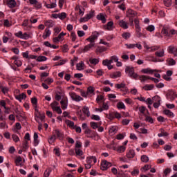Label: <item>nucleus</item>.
<instances>
[{
	"label": "nucleus",
	"mask_w": 177,
	"mask_h": 177,
	"mask_svg": "<svg viewBox=\"0 0 177 177\" xmlns=\"http://www.w3.org/2000/svg\"><path fill=\"white\" fill-rule=\"evenodd\" d=\"M134 23L136 24V30H138V28H140V26H139V19H135Z\"/></svg>",
	"instance_id": "obj_64"
},
{
	"label": "nucleus",
	"mask_w": 177,
	"mask_h": 177,
	"mask_svg": "<svg viewBox=\"0 0 177 177\" xmlns=\"http://www.w3.org/2000/svg\"><path fill=\"white\" fill-rule=\"evenodd\" d=\"M28 141L27 140H24L23 144H22V150L23 151H27L28 150Z\"/></svg>",
	"instance_id": "obj_19"
},
{
	"label": "nucleus",
	"mask_w": 177,
	"mask_h": 177,
	"mask_svg": "<svg viewBox=\"0 0 177 177\" xmlns=\"http://www.w3.org/2000/svg\"><path fill=\"white\" fill-rule=\"evenodd\" d=\"M50 172H52V169H47L44 172V177H49V176L50 175Z\"/></svg>",
	"instance_id": "obj_50"
},
{
	"label": "nucleus",
	"mask_w": 177,
	"mask_h": 177,
	"mask_svg": "<svg viewBox=\"0 0 177 177\" xmlns=\"http://www.w3.org/2000/svg\"><path fill=\"white\" fill-rule=\"evenodd\" d=\"M97 20H101V21L103 24L106 23V17H104V15H103V14H100V15H97Z\"/></svg>",
	"instance_id": "obj_22"
},
{
	"label": "nucleus",
	"mask_w": 177,
	"mask_h": 177,
	"mask_svg": "<svg viewBox=\"0 0 177 177\" xmlns=\"http://www.w3.org/2000/svg\"><path fill=\"white\" fill-rule=\"evenodd\" d=\"M99 37V32H93L92 35H91L89 37H88L86 41H88L90 42V44H93L95 45V40L97 39V37Z\"/></svg>",
	"instance_id": "obj_4"
},
{
	"label": "nucleus",
	"mask_w": 177,
	"mask_h": 177,
	"mask_svg": "<svg viewBox=\"0 0 177 177\" xmlns=\"http://www.w3.org/2000/svg\"><path fill=\"white\" fill-rule=\"evenodd\" d=\"M127 158H133V157H135V151L133 149H130L127 153Z\"/></svg>",
	"instance_id": "obj_18"
},
{
	"label": "nucleus",
	"mask_w": 177,
	"mask_h": 177,
	"mask_svg": "<svg viewBox=\"0 0 177 177\" xmlns=\"http://www.w3.org/2000/svg\"><path fill=\"white\" fill-rule=\"evenodd\" d=\"M53 111H56L57 114H62L63 111H62V109H60V106H57V108L53 109Z\"/></svg>",
	"instance_id": "obj_61"
},
{
	"label": "nucleus",
	"mask_w": 177,
	"mask_h": 177,
	"mask_svg": "<svg viewBox=\"0 0 177 177\" xmlns=\"http://www.w3.org/2000/svg\"><path fill=\"white\" fill-rule=\"evenodd\" d=\"M12 139H13V140H14V142H15V143H17V142L20 141V138H19V136H17L16 134L12 135Z\"/></svg>",
	"instance_id": "obj_53"
},
{
	"label": "nucleus",
	"mask_w": 177,
	"mask_h": 177,
	"mask_svg": "<svg viewBox=\"0 0 177 177\" xmlns=\"http://www.w3.org/2000/svg\"><path fill=\"white\" fill-rule=\"evenodd\" d=\"M60 103L62 110H66L67 109V104L64 100H61Z\"/></svg>",
	"instance_id": "obj_58"
},
{
	"label": "nucleus",
	"mask_w": 177,
	"mask_h": 177,
	"mask_svg": "<svg viewBox=\"0 0 177 177\" xmlns=\"http://www.w3.org/2000/svg\"><path fill=\"white\" fill-rule=\"evenodd\" d=\"M0 106H1V107H3L5 110H9V108L6 107V102L3 100L0 101Z\"/></svg>",
	"instance_id": "obj_49"
},
{
	"label": "nucleus",
	"mask_w": 177,
	"mask_h": 177,
	"mask_svg": "<svg viewBox=\"0 0 177 177\" xmlns=\"http://www.w3.org/2000/svg\"><path fill=\"white\" fill-rule=\"evenodd\" d=\"M167 63L169 64V66H175L176 64V62L175 61V59L170 58L167 60Z\"/></svg>",
	"instance_id": "obj_38"
},
{
	"label": "nucleus",
	"mask_w": 177,
	"mask_h": 177,
	"mask_svg": "<svg viewBox=\"0 0 177 177\" xmlns=\"http://www.w3.org/2000/svg\"><path fill=\"white\" fill-rule=\"evenodd\" d=\"M77 115L79 116L80 119L82 120V121H84L85 120V118L82 115V111H77Z\"/></svg>",
	"instance_id": "obj_56"
},
{
	"label": "nucleus",
	"mask_w": 177,
	"mask_h": 177,
	"mask_svg": "<svg viewBox=\"0 0 177 177\" xmlns=\"http://www.w3.org/2000/svg\"><path fill=\"white\" fill-rule=\"evenodd\" d=\"M138 12L136 11L132 10V9H129L127 11V17H129V19H133L136 16H137Z\"/></svg>",
	"instance_id": "obj_8"
},
{
	"label": "nucleus",
	"mask_w": 177,
	"mask_h": 177,
	"mask_svg": "<svg viewBox=\"0 0 177 177\" xmlns=\"http://www.w3.org/2000/svg\"><path fill=\"white\" fill-rule=\"evenodd\" d=\"M86 16L87 17V19H88V20H90V19H92V17H93V16H95V11H93V10L90 11V12L88 14H87Z\"/></svg>",
	"instance_id": "obj_48"
},
{
	"label": "nucleus",
	"mask_w": 177,
	"mask_h": 177,
	"mask_svg": "<svg viewBox=\"0 0 177 177\" xmlns=\"http://www.w3.org/2000/svg\"><path fill=\"white\" fill-rule=\"evenodd\" d=\"M15 37H17L18 38H24V36H23V32L19 31L15 34Z\"/></svg>",
	"instance_id": "obj_62"
},
{
	"label": "nucleus",
	"mask_w": 177,
	"mask_h": 177,
	"mask_svg": "<svg viewBox=\"0 0 177 177\" xmlns=\"http://www.w3.org/2000/svg\"><path fill=\"white\" fill-rule=\"evenodd\" d=\"M140 80L141 82H145V81H147V80H150V76L141 75L140 76Z\"/></svg>",
	"instance_id": "obj_44"
},
{
	"label": "nucleus",
	"mask_w": 177,
	"mask_h": 177,
	"mask_svg": "<svg viewBox=\"0 0 177 177\" xmlns=\"http://www.w3.org/2000/svg\"><path fill=\"white\" fill-rule=\"evenodd\" d=\"M48 58L45 56H39L37 59V62H46Z\"/></svg>",
	"instance_id": "obj_51"
},
{
	"label": "nucleus",
	"mask_w": 177,
	"mask_h": 177,
	"mask_svg": "<svg viewBox=\"0 0 177 177\" xmlns=\"http://www.w3.org/2000/svg\"><path fill=\"white\" fill-rule=\"evenodd\" d=\"M111 165V162H108L107 160H102L101 169H102V171H106V169H107V168H110Z\"/></svg>",
	"instance_id": "obj_6"
},
{
	"label": "nucleus",
	"mask_w": 177,
	"mask_h": 177,
	"mask_svg": "<svg viewBox=\"0 0 177 177\" xmlns=\"http://www.w3.org/2000/svg\"><path fill=\"white\" fill-rule=\"evenodd\" d=\"M97 52H100V53H102V52H106L107 50V48L106 47H97Z\"/></svg>",
	"instance_id": "obj_57"
},
{
	"label": "nucleus",
	"mask_w": 177,
	"mask_h": 177,
	"mask_svg": "<svg viewBox=\"0 0 177 177\" xmlns=\"http://www.w3.org/2000/svg\"><path fill=\"white\" fill-rule=\"evenodd\" d=\"M26 97L27 95H26V93H22L21 94L15 96V99H17V100H19V102H21L23 99H26Z\"/></svg>",
	"instance_id": "obj_17"
},
{
	"label": "nucleus",
	"mask_w": 177,
	"mask_h": 177,
	"mask_svg": "<svg viewBox=\"0 0 177 177\" xmlns=\"http://www.w3.org/2000/svg\"><path fill=\"white\" fill-rule=\"evenodd\" d=\"M153 88L154 84H147L142 88V89H145V91H151Z\"/></svg>",
	"instance_id": "obj_28"
},
{
	"label": "nucleus",
	"mask_w": 177,
	"mask_h": 177,
	"mask_svg": "<svg viewBox=\"0 0 177 177\" xmlns=\"http://www.w3.org/2000/svg\"><path fill=\"white\" fill-rule=\"evenodd\" d=\"M162 33L166 35L167 37H171V33L168 32V29L164 28L162 29Z\"/></svg>",
	"instance_id": "obj_42"
},
{
	"label": "nucleus",
	"mask_w": 177,
	"mask_h": 177,
	"mask_svg": "<svg viewBox=\"0 0 177 177\" xmlns=\"http://www.w3.org/2000/svg\"><path fill=\"white\" fill-rule=\"evenodd\" d=\"M38 143H39V142L38 141V134L37 133H34V144H35V146H38Z\"/></svg>",
	"instance_id": "obj_34"
},
{
	"label": "nucleus",
	"mask_w": 177,
	"mask_h": 177,
	"mask_svg": "<svg viewBox=\"0 0 177 177\" xmlns=\"http://www.w3.org/2000/svg\"><path fill=\"white\" fill-rule=\"evenodd\" d=\"M56 139L63 140L64 139V134L59 129H55L53 131V136L48 139V143H53Z\"/></svg>",
	"instance_id": "obj_1"
},
{
	"label": "nucleus",
	"mask_w": 177,
	"mask_h": 177,
	"mask_svg": "<svg viewBox=\"0 0 177 177\" xmlns=\"http://www.w3.org/2000/svg\"><path fill=\"white\" fill-rule=\"evenodd\" d=\"M102 64L103 66H106L107 67L109 64H111V61L110 59H104L102 61Z\"/></svg>",
	"instance_id": "obj_55"
},
{
	"label": "nucleus",
	"mask_w": 177,
	"mask_h": 177,
	"mask_svg": "<svg viewBox=\"0 0 177 177\" xmlns=\"http://www.w3.org/2000/svg\"><path fill=\"white\" fill-rule=\"evenodd\" d=\"M113 26H114V22H113L112 21L108 22L106 24V29L109 31H111V30H113Z\"/></svg>",
	"instance_id": "obj_27"
},
{
	"label": "nucleus",
	"mask_w": 177,
	"mask_h": 177,
	"mask_svg": "<svg viewBox=\"0 0 177 177\" xmlns=\"http://www.w3.org/2000/svg\"><path fill=\"white\" fill-rule=\"evenodd\" d=\"M14 64H15V66L17 67H21L22 62L19 59H16L14 61Z\"/></svg>",
	"instance_id": "obj_59"
},
{
	"label": "nucleus",
	"mask_w": 177,
	"mask_h": 177,
	"mask_svg": "<svg viewBox=\"0 0 177 177\" xmlns=\"http://www.w3.org/2000/svg\"><path fill=\"white\" fill-rule=\"evenodd\" d=\"M136 31L137 32V37L138 38H140V37H144V38H146V35L140 32V28L136 29Z\"/></svg>",
	"instance_id": "obj_36"
},
{
	"label": "nucleus",
	"mask_w": 177,
	"mask_h": 177,
	"mask_svg": "<svg viewBox=\"0 0 177 177\" xmlns=\"http://www.w3.org/2000/svg\"><path fill=\"white\" fill-rule=\"evenodd\" d=\"M120 77H121V72L113 73L111 75V78H118Z\"/></svg>",
	"instance_id": "obj_35"
},
{
	"label": "nucleus",
	"mask_w": 177,
	"mask_h": 177,
	"mask_svg": "<svg viewBox=\"0 0 177 177\" xmlns=\"http://www.w3.org/2000/svg\"><path fill=\"white\" fill-rule=\"evenodd\" d=\"M153 100H155V102H156L153 103V107L155 109H158V107H160V105L161 104V100L160 99V96L156 95L153 97Z\"/></svg>",
	"instance_id": "obj_9"
},
{
	"label": "nucleus",
	"mask_w": 177,
	"mask_h": 177,
	"mask_svg": "<svg viewBox=\"0 0 177 177\" xmlns=\"http://www.w3.org/2000/svg\"><path fill=\"white\" fill-rule=\"evenodd\" d=\"M132 176H136L137 175H139V169H135L131 171Z\"/></svg>",
	"instance_id": "obj_60"
},
{
	"label": "nucleus",
	"mask_w": 177,
	"mask_h": 177,
	"mask_svg": "<svg viewBox=\"0 0 177 177\" xmlns=\"http://www.w3.org/2000/svg\"><path fill=\"white\" fill-rule=\"evenodd\" d=\"M45 26L46 27L51 28L53 27V26H55V23H53V21L52 20H48L45 22Z\"/></svg>",
	"instance_id": "obj_29"
},
{
	"label": "nucleus",
	"mask_w": 177,
	"mask_h": 177,
	"mask_svg": "<svg viewBox=\"0 0 177 177\" xmlns=\"http://www.w3.org/2000/svg\"><path fill=\"white\" fill-rule=\"evenodd\" d=\"M96 157L95 156H90L88 158H87V164H91V165H93V164H96Z\"/></svg>",
	"instance_id": "obj_12"
},
{
	"label": "nucleus",
	"mask_w": 177,
	"mask_h": 177,
	"mask_svg": "<svg viewBox=\"0 0 177 177\" xmlns=\"http://www.w3.org/2000/svg\"><path fill=\"white\" fill-rule=\"evenodd\" d=\"M141 161L142 162H149V157L146 155H142L141 156Z\"/></svg>",
	"instance_id": "obj_46"
},
{
	"label": "nucleus",
	"mask_w": 177,
	"mask_h": 177,
	"mask_svg": "<svg viewBox=\"0 0 177 177\" xmlns=\"http://www.w3.org/2000/svg\"><path fill=\"white\" fill-rule=\"evenodd\" d=\"M147 31H149L150 32H153L154 30H156V28L153 25H149L146 28Z\"/></svg>",
	"instance_id": "obj_45"
},
{
	"label": "nucleus",
	"mask_w": 177,
	"mask_h": 177,
	"mask_svg": "<svg viewBox=\"0 0 177 177\" xmlns=\"http://www.w3.org/2000/svg\"><path fill=\"white\" fill-rule=\"evenodd\" d=\"M71 38L72 42H75V39H77V35H75V32H72L71 34Z\"/></svg>",
	"instance_id": "obj_54"
},
{
	"label": "nucleus",
	"mask_w": 177,
	"mask_h": 177,
	"mask_svg": "<svg viewBox=\"0 0 177 177\" xmlns=\"http://www.w3.org/2000/svg\"><path fill=\"white\" fill-rule=\"evenodd\" d=\"M122 37L124 39H128L129 38H131V33H129V32H124V33L122 35Z\"/></svg>",
	"instance_id": "obj_47"
},
{
	"label": "nucleus",
	"mask_w": 177,
	"mask_h": 177,
	"mask_svg": "<svg viewBox=\"0 0 177 177\" xmlns=\"http://www.w3.org/2000/svg\"><path fill=\"white\" fill-rule=\"evenodd\" d=\"M119 26L122 27V28H124V30H127L128 28V23L125 22L124 20H121L119 23Z\"/></svg>",
	"instance_id": "obj_20"
},
{
	"label": "nucleus",
	"mask_w": 177,
	"mask_h": 177,
	"mask_svg": "<svg viewBox=\"0 0 177 177\" xmlns=\"http://www.w3.org/2000/svg\"><path fill=\"white\" fill-rule=\"evenodd\" d=\"M87 95L88 96H93L95 95V88L92 86H90L87 88Z\"/></svg>",
	"instance_id": "obj_14"
},
{
	"label": "nucleus",
	"mask_w": 177,
	"mask_h": 177,
	"mask_svg": "<svg viewBox=\"0 0 177 177\" xmlns=\"http://www.w3.org/2000/svg\"><path fill=\"white\" fill-rule=\"evenodd\" d=\"M66 124L68 125V127H70L71 128H75V126H74V122L70 120H66Z\"/></svg>",
	"instance_id": "obj_31"
},
{
	"label": "nucleus",
	"mask_w": 177,
	"mask_h": 177,
	"mask_svg": "<svg viewBox=\"0 0 177 177\" xmlns=\"http://www.w3.org/2000/svg\"><path fill=\"white\" fill-rule=\"evenodd\" d=\"M21 161H23V159L20 157V156H18L16 160H15V164L17 166H19V165H21Z\"/></svg>",
	"instance_id": "obj_41"
},
{
	"label": "nucleus",
	"mask_w": 177,
	"mask_h": 177,
	"mask_svg": "<svg viewBox=\"0 0 177 177\" xmlns=\"http://www.w3.org/2000/svg\"><path fill=\"white\" fill-rule=\"evenodd\" d=\"M155 56H157V57H164L165 56L164 49H162L161 51H156L155 53Z\"/></svg>",
	"instance_id": "obj_25"
},
{
	"label": "nucleus",
	"mask_w": 177,
	"mask_h": 177,
	"mask_svg": "<svg viewBox=\"0 0 177 177\" xmlns=\"http://www.w3.org/2000/svg\"><path fill=\"white\" fill-rule=\"evenodd\" d=\"M95 47V44L93 43H90L89 44L84 46V48H80L78 49V53H85L88 52L90 49Z\"/></svg>",
	"instance_id": "obj_3"
},
{
	"label": "nucleus",
	"mask_w": 177,
	"mask_h": 177,
	"mask_svg": "<svg viewBox=\"0 0 177 177\" xmlns=\"http://www.w3.org/2000/svg\"><path fill=\"white\" fill-rule=\"evenodd\" d=\"M89 62L91 63V64H94V66H96V64H99V60L96 58H90L89 59Z\"/></svg>",
	"instance_id": "obj_32"
},
{
	"label": "nucleus",
	"mask_w": 177,
	"mask_h": 177,
	"mask_svg": "<svg viewBox=\"0 0 177 177\" xmlns=\"http://www.w3.org/2000/svg\"><path fill=\"white\" fill-rule=\"evenodd\" d=\"M127 150V147L125 146L122 145L117 147V152L118 153H124Z\"/></svg>",
	"instance_id": "obj_23"
},
{
	"label": "nucleus",
	"mask_w": 177,
	"mask_h": 177,
	"mask_svg": "<svg viewBox=\"0 0 177 177\" xmlns=\"http://www.w3.org/2000/svg\"><path fill=\"white\" fill-rule=\"evenodd\" d=\"M66 17L67 14H66V12L59 13V19H60V20H64V19H66Z\"/></svg>",
	"instance_id": "obj_40"
},
{
	"label": "nucleus",
	"mask_w": 177,
	"mask_h": 177,
	"mask_svg": "<svg viewBox=\"0 0 177 177\" xmlns=\"http://www.w3.org/2000/svg\"><path fill=\"white\" fill-rule=\"evenodd\" d=\"M166 96L170 100H174L175 99V92L172 90H169Z\"/></svg>",
	"instance_id": "obj_10"
},
{
	"label": "nucleus",
	"mask_w": 177,
	"mask_h": 177,
	"mask_svg": "<svg viewBox=\"0 0 177 177\" xmlns=\"http://www.w3.org/2000/svg\"><path fill=\"white\" fill-rule=\"evenodd\" d=\"M76 67H77V70H79V71L84 70V62L82 61L79 64H77Z\"/></svg>",
	"instance_id": "obj_33"
},
{
	"label": "nucleus",
	"mask_w": 177,
	"mask_h": 177,
	"mask_svg": "<svg viewBox=\"0 0 177 177\" xmlns=\"http://www.w3.org/2000/svg\"><path fill=\"white\" fill-rule=\"evenodd\" d=\"M70 96L73 100H75V102H81V100H84V98L77 95L75 93H71Z\"/></svg>",
	"instance_id": "obj_7"
},
{
	"label": "nucleus",
	"mask_w": 177,
	"mask_h": 177,
	"mask_svg": "<svg viewBox=\"0 0 177 177\" xmlns=\"http://www.w3.org/2000/svg\"><path fill=\"white\" fill-rule=\"evenodd\" d=\"M109 60L111 61V63H113V62H115L117 63V62H118V57L115 55H113L111 57V59Z\"/></svg>",
	"instance_id": "obj_63"
},
{
	"label": "nucleus",
	"mask_w": 177,
	"mask_h": 177,
	"mask_svg": "<svg viewBox=\"0 0 177 177\" xmlns=\"http://www.w3.org/2000/svg\"><path fill=\"white\" fill-rule=\"evenodd\" d=\"M125 73L128 74L130 78H133V80H136L138 78V75L135 73L133 67L127 66L125 68Z\"/></svg>",
	"instance_id": "obj_2"
},
{
	"label": "nucleus",
	"mask_w": 177,
	"mask_h": 177,
	"mask_svg": "<svg viewBox=\"0 0 177 177\" xmlns=\"http://www.w3.org/2000/svg\"><path fill=\"white\" fill-rule=\"evenodd\" d=\"M163 113H164V114H165V115H167V117H169V118L174 117V113H172V111H171L169 109H165L163 111Z\"/></svg>",
	"instance_id": "obj_24"
},
{
	"label": "nucleus",
	"mask_w": 177,
	"mask_h": 177,
	"mask_svg": "<svg viewBox=\"0 0 177 177\" xmlns=\"http://www.w3.org/2000/svg\"><path fill=\"white\" fill-rule=\"evenodd\" d=\"M90 125L93 129H97V128H99V125L95 122H91Z\"/></svg>",
	"instance_id": "obj_43"
},
{
	"label": "nucleus",
	"mask_w": 177,
	"mask_h": 177,
	"mask_svg": "<svg viewBox=\"0 0 177 177\" xmlns=\"http://www.w3.org/2000/svg\"><path fill=\"white\" fill-rule=\"evenodd\" d=\"M160 133L158 134V138H162V136H168L169 135L168 132L165 131V130L162 128L159 129Z\"/></svg>",
	"instance_id": "obj_16"
},
{
	"label": "nucleus",
	"mask_w": 177,
	"mask_h": 177,
	"mask_svg": "<svg viewBox=\"0 0 177 177\" xmlns=\"http://www.w3.org/2000/svg\"><path fill=\"white\" fill-rule=\"evenodd\" d=\"M64 35H67V33H64V32H62L58 35V37H54L53 39V41L54 42V44H57V42H60V41H63Z\"/></svg>",
	"instance_id": "obj_5"
},
{
	"label": "nucleus",
	"mask_w": 177,
	"mask_h": 177,
	"mask_svg": "<svg viewBox=\"0 0 177 177\" xmlns=\"http://www.w3.org/2000/svg\"><path fill=\"white\" fill-rule=\"evenodd\" d=\"M50 35V30H49V28H46L44 30V33L43 35L44 39H46V38Z\"/></svg>",
	"instance_id": "obj_21"
},
{
	"label": "nucleus",
	"mask_w": 177,
	"mask_h": 177,
	"mask_svg": "<svg viewBox=\"0 0 177 177\" xmlns=\"http://www.w3.org/2000/svg\"><path fill=\"white\" fill-rule=\"evenodd\" d=\"M141 71L143 73V74H153V73H157V70H153L149 68H144Z\"/></svg>",
	"instance_id": "obj_13"
},
{
	"label": "nucleus",
	"mask_w": 177,
	"mask_h": 177,
	"mask_svg": "<svg viewBox=\"0 0 177 177\" xmlns=\"http://www.w3.org/2000/svg\"><path fill=\"white\" fill-rule=\"evenodd\" d=\"M115 86L118 89H121L122 88H124V90H122V91H125V92H128V88L126 86V84L124 82H122L120 84H117L115 85Z\"/></svg>",
	"instance_id": "obj_11"
},
{
	"label": "nucleus",
	"mask_w": 177,
	"mask_h": 177,
	"mask_svg": "<svg viewBox=\"0 0 177 177\" xmlns=\"http://www.w3.org/2000/svg\"><path fill=\"white\" fill-rule=\"evenodd\" d=\"M83 113L86 114L87 117H91V113L89 112V108L88 106H84Z\"/></svg>",
	"instance_id": "obj_26"
},
{
	"label": "nucleus",
	"mask_w": 177,
	"mask_h": 177,
	"mask_svg": "<svg viewBox=\"0 0 177 177\" xmlns=\"http://www.w3.org/2000/svg\"><path fill=\"white\" fill-rule=\"evenodd\" d=\"M75 151L76 156H81L84 155V151H82L80 148H75Z\"/></svg>",
	"instance_id": "obj_30"
},
{
	"label": "nucleus",
	"mask_w": 177,
	"mask_h": 177,
	"mask_svg": "<svg viewBox=\"0 0 177 177\" xmlns=\"http://www.w3.org/2000/svg\"><path fill=\"white\" fill-rule=\"evenodd\" d=\"M59 106V102L57 101H54L53 103L50 104V107L52 110H55V109L57 108Z\"/></svg>",
	"instance_id": "obj_37"
},
{
	"label": "nucleus",
	"mask_w": 177,
	"mask_h": 177,
	"mask_svg": "<svg viewBox=\"0 0 177 177\" xmlns=\"http://www.w3.org/2000/svg\"><path fill=\"white\" fill-rule=\"evenodd\" d=\"M164 5L167 6V8H169L171 5H172V0H164Z\"/></svg>",
	"instance_id": "obj_39"
},
{
	"label": "nucleus",
	"mask_w": 177,
	"mask_h": 177,
	"mask_svg": "<svg viewBox=\"0 0 177 177\" xmlns=\"http://www.w3.org/2000/svg\"><path fill=\"white\" fill-rule=\"evenodd\" d=\"M117 107L119 109H125V104H124L122 102H120L117 104Z\"/></svg>",
	"instance_id": "obj_52"
},
{
	"label": "nucleus",
	"mask_w": 177,
	"mask_h": 177,
	"mask_svg": "<svg viewBox=\"0 0 177 177\" xmlns=\"http://www.w3.org/2000/svg\"><path fill=\"white\" fill-rule=\"evenodd\" d=\"M7 5L9 8H16V1L15 0H7Z\"/></svg>",
	"instance_id": "obj_15"
}]
</instances>
